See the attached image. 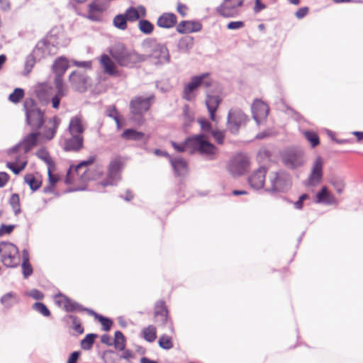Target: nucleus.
<instances>
[{
    "instance_id": "obj_1",
    "label": "nucleus",
    "mask_w": 363,
    "mask_h": 363,
    "mask_svg": "<svg viewBox=\"0 0 363 363\" xmlns=\"http://www.w3.org/2000/svg\"><path fill=\"white\" fill-rule=\"evenodd\" d=\"M112 58L118 65L125 67H133L137 63L147 60V56L135 50H128L123 44L116 45L111 50Z\"/></svg>"
},
{
    "instance_id": "obj_2",
    "label": "nucleus",
    "mask_w": 363,
    "mask_h": 363,
    "mask_svg": "<svg viewBox=\"0 0 363 363\" xmlns=\"http://www.w3.org/2000/svg\"><path fill=\"white\" fill-rule=\"evenodd\" d=\"M142 47L144 49L151 48V52L145 55L147 56V60L150 58L155 59L157 65H163L170 62L169 50L164 44L156 43L155 39L148 38L143 41Z\"/></svg>"
},
{
    "instance_id": "obj_3",
    "label": "nucleus",
    "mask_w": 363,
    "mask_h": 363,
    "mask_svg": "<svg viewBox=\"0 0 363 363\" xmlns=\"http://www.w3.org/2000/svg\"><path fill=\"white\" fill-rule=\"evenodd\" d=\"M0 258L1 262L6 267H16L20 264L18 248L11 242H1Z\"/></svg>"
},
{
    "instance_id": "obj_4",
    "label": "nucleus",
    "mask_w": 363,
    "mask_h": 363,
    "mask_svg": "<svg viewBox=\"0 0 363 363\" xmlns=\"http://www.w3.org/2000/svg\"><path fill=\"white\" fill-rule=\"evenodd\" d=\"M26 123L34 130H40L45 123V114L43 111L33 104V101H26L24 104Z\"/></svg>"
},
{
    "instance_id": "obj_5",
    "label": "nucleus",
    "mask_w": 363,
    "mask_h": 363,
    "mask_svg": "<svg viewBox=\"0 0 363 363\" xmlns=\"http://www.w3.org/2000/svg\"><path fill=\"white\" fill-rule=\"evenodd\" d=\"M283 164L289 169H296L305 163L304 152L299 147H289L281 152Z\"/></svg>"
},
{
    "instance_id": "obj_6",
    "label": "nucleus",
    "mask_w": 363,
    "mask_h": 363,
    "mask_svg": "<svg viewBox=\"0 0 363 363\" xmlns=\"http://www.w3.org/2000/svg\"><path fill=\"white\" fill-rule=\"evenodd\" d=\"M209 73H203L200 75L193 76L191 81L184 86L182 98L188 101L194 99V91L199 86L208 88L212 85V79L210 78Z\"/></svg>"
},
{
    "instance_id": "obj_7",
    "label": "nucleus",
    "mask_w": 363,
    "mask_h": 363,
    "mask_svg": "<svg viewBox=\"0 0 363 363\" xmlns=\"http://www.w3.org/2000/svg\"><path fill=\"white\" fill-rule=\"evenodd\" d=\"M249 118L240 108H231L227 116V128L233 135H238L240 129L246 125Z\"/></svg>"
},
{
    "instance_id": "obj_8",
    "label": "nucleus",
    "mask_w": 363,
    "mask_h": 363,
    "mask_svg": "<svg viewBox=\"0 0 363 363\" xmlns=\"http://www.w3.org/2000/svg\"><path fill=\"white\" fill-rule=\"evenodd\" d=\"M270 187L266 191L272 193L284 192L291 186L290 176L285 172H272L269 176Z\"/></svg>"
},
{
    "instance_id": "obj_9",
    "label": "nucleus",
    "mask_w": 363,
    "mask_h": 363,
    "mask_svg": "<svg viewBox=\"0 0 363 363\" xmlns=\"http://www.w3.org/2000/svg\"><path fill=\"white\" fill-rule=\"evenodd\" d=\"M250 166L249 158L242 154L235 155L228 164V171L233 176L244 174Z\"/></svg>"
},
{
    "instance_id": "obj_10",
    "label": "nucleus",
    "mask_w": 363,
    "mask_h": 363,
    "mask_svg": "<svg viewBox=\"0 0 363 363\" xmlns=\"http://www.w3.org/2000/svg\"><path fill=\"white\" fill-rule=\"evenodd\" d=\"M189 143H193L192 149L201 155H213L217 152V147L208 141L203 134L193 136V140H189Z\"/></svg>"
},
{
    "instance_id": "obj_11",
    "label": "nucleus",
    "mask_w": 363,
    "mask_h": 363,
    "mask_svg": "<svg viewBox=\"0 0 363 363\" xmlns=\"http://www.w3.org/2000/svg\"><path fill=\"white\" fill-rule=\"evenodd\" d=\"M155 99L154 95L143 98L142 96H136L130 102V111L133 115L142 116L147 112Z\"/></svg>"
},
{
    "instance_id": "obj_12",
    "label": "nucleus",
    "mask_w": 363,
    "mask_h": 363,
    "mask_svg": "<svg viewBox=\"0 0 363 363\" xmlns=\"http://www.w3.org/2000/svg\"><path fill=\"white\" fill-rule=\"evenodd\" d=\"M38 60H41L50 55H55L57 48L47 39L39 40L32 51Z\"/></svg>"
},
{
    "instance_id": "obj_13",
    "label": "nucleus",
    "mask_w": 363,
    "mask_h": 363,
    "mask_svg": "<svg viewBox=\"0 0 363 363\" xmlns=\"http://www.w3.org/2000/svg\"><path fill=\"white\" fill-rule=\"evenodd\" d=\"M121 163L118 160L111 162L108 166V172L107 177L101 182L102 186L116 185L117 182L121 179L120 171Z\"/></svg>"
},
{
    "instance_id": "obj_14",
    "label": "nucleus",
    "mask_w": 363,
    "mask_h": 363,
    "mask_svg": "<svg viewBox=\"0 0 363 363\" xmlns=\"http://www.w3.org/2000/svg\"><path fill=\"white\" fill-rule=\"evenodd\" d=\"M69 80L74 90L84 92L87 89L88 77L84 72L74 71L69 74Z\"/></svg>"
},
{
    "instance_id": "obj_15",
    "label": "nucleus",
    "mask_w": 363,
    "mask_h": 363,
    "mask_svg": "<svg viewBox=\"0 0 363 363\" xmlns=\"http://www.w3.org/2000/svg\"><path fill=\"white\" fill-rule=\"evenodd\" d=\"M55 298L57 303L59 305L63 304V308L67 312L86 311L88 313V311H92L91 309L84 308L82 305L60 293L55 295Z\"/></svg>"
},
{
    "instance_id": "obj_16",
    "label": "nucleus",
    "mask_w": 363,
    "mask_h": 363,
    "mask_svg": "<svg viewBox=\"0 0 363 363\" xmlns=\"http://www.w3.org/2000/svg\"><path fill=\"white\" fill-rule=\"evenodd\" d=\"M267 172L266 167H260L249 176L247 181L251 188L259 190L264 187Z\"/></svg>"
},
{
    "instance_id": "obj_17",
    "label": "nucleus",
    "mask_w": 363,
    "mask_h": 363,
    "mask_svg": "<svg viewBox=\"0 0 363 363\" xmlns=\"http://www.w3.org/2000/svg\"><path fill=\"white\" fill-rule=\"evenodd\" d=\"M252 113L254 120L259 124L260 120L267 118L269 113L268 106L261 100L256 99L252 105Z\"/></svg>"
},
{
    "instance_id": "obj_18",
    "label": "nucleus",
    "mask_w": 363,
    "mask_h": 363,
    "mask_svg": "<svg viewBox=\"0 0 363 363\" xmlns=\"http://www.w3.org/2000/svg\"><path fill=\"white\" fill-rule=\"evenodd\" d=\"M323 176V161L320 157H318L313 164L311 173L308 178V183L311 186L318 184Z\"/></svg>"
},
{
    "instance_id": "obj_19",
    "label": "nucleus",
    "mask_w": 363,
    "mask_h": 363,
    "mask_svg": "<svg viewBox=\"0 0 363 363\" xmlns=\"http://www.w3.org/2000/svg\"><path fill=\"white\" fill-rule=\"evenodd\" d=\"M220 102L221 99L219 96H213L206 91V105L210 114V118L213 121H216V112Z\"/></svg>"
},
{
    "instance_id": "obj_20",
    "label": "nucleus",
    "mask_w": 363,
    "mask_h": 363,
    "mask_svg": "<svg viewBox=\"0 0 363 363\" xmlns=\"http://www.w3.org/2000/svg\"><path fill=\"white\" fill-rule=\"evenodd\" d=\"M169 162L177 176H184L187 173V162L181 157H172L169 160Z\"/></svg>"
},
{
    "instance_id": "obj_21",
    "label": "nucleus",
    "mask_w": 363,
    "mask_h": 363,
    "mask_svg": "<svg viewBox=\"0 0 363 363\" xmlns=\"http://www.w3.org/2000/svg\"><path fill=\"white\" fill-rule=\"evenodd\" d=\"M202 26L199 22L191 21H182L177 27V31L179 33H190L201 30Z\"/></svg>"
},
{
    "instance_id": "obj_22",
    "label": "nucleus",
    "mask_w": 363,
    "mask_h": 363,
    "mask_svg": "<svg viewBox=\"0 0 363 363\" xmlns=\"http://www.w3.org/2000/svg\"><path fill=\"white\" fill-rule=\"evenodd\" d=\"M60 118H59L57 116H54L53 118L49 119L48 123L51 124V125L49 127L45 126L42 133L43 137L48 140H51L57 133V130L60 125Z\"/></svg>"
},
{
    "instance_id": "obj_23",
    "label": "nucleus",
    "mask_w": 363,
    "mask_h": 363,
    "mask_svg": "<svg viewBox=\"0 0 363 363\" xmlns=\"http://www.w3.org/2000/svg\"><path fill=\"white\" fill-rule=\"evenodd\" d=\"M155 316L162 325H165L168 321V310L164 301H158L155 305Z\"/></svg>"
},
{
    "instance_id": "obj_24",
    "label": "nucleus",
    "mask_w": 363,
    "mask_h": 363,
    "mask_svg": "<svg viewBox=\"0 0 363 363\" xmlns=\"http://www.w3.org/2000/svg\"><path fill=\"white\" fill-rule=\"evenodd\" d=\"M177 24V16L173 13H164L159 16L157 26L163 28H171Z\"/></svg>"
},
{
    "instance_id": "obj_25",
    "label": "nucleus",
    "mask_w": 363,
    "mask_h": 363,
    "mask_svg": "<svg viewBox=\"0 0 363 363\" xmlns=\"http://www.w3.org/2000/svg\"><path fill=\"white\" fill-rule=\"evenodd\" d=\"M83 137L79 135H72L70 138H68L65 142V151L77 152L83 147Z\"/></svg>"
},
{
    "instance_id": "obj_26",
    "label": "nucleus",
    "mask_w": 363,
    "mask_h": 363,
    "mask_svg": "<svg viewBox=\"0 0 363 363\" xmlns=\"http://www.w3.org/2000/svg\"><path fill=\"white\" fill-rule=\"evenodd\" d=\"M40 133L38 130L30 133L21 142L24 150V152H28L33 147L38 145V138Z\"/></svg>"
},
{
    "instance_id": "obj_27",
    "label": "nucleus",
    "mask_w": 363,
    "mask_h": 363,
    "mask_svg": "<svg viewBox=\"0 0 363 363\" xmlns=\"http://www.w3.org/2000/svg\"><path fill=\"white\" fill-rule=\"evenodd\" d=\"M69 68V62L65 57H57L53 62L52 66V72L55 74L64 75L67 69Z\"/></svg>"
},
{
    "instance_id": "obj_28",
    "label": "nucleus",
    "mask_w": 363,
    "mask_h": 363,
    "mask_svg": "<svg viewBox=\"0 0 363 363\" xmlns=\"http://www.w3.org/2000/svg\"><path fill=\"white\" fill-rule=\"evenodd\" d=\"M316 202L323 203L328 205L335 204L337 203L336 199L328 191L326 186H323L316 195Z\"/></svg>"
},
{
    "instance_id": "obj_29",
    "label": "nucleus",
    "mask_w": 363,
    "mask_h": 363,
    "mask_svg": "<svg viewBox=\"0 0 363 363\" xmlns=\"http://www.w3.org/2000/svg\"><path fill=\"white\" fill-rule=\"evenodd\" d=\"M101 63L104 68V72L111 75H117V70L114 63L107 55H103L101 58Z\"/></svg>"
},
{
    "instance_id": "obj_30",
    "label": "nucleus",
    "mask_w": 363,
    "mask_h": 363,
    "mask_svg": "<svg viewBox=\"0 0 363 363\" xmlns=\"http://www.w3.org/2000/svg\"><path fill=\"white\" fill-rule=\"evenodd\" d=\"M121 137L127 140L143 141L145 139V134L133 128L125 130Z\"/></svg>"
},
{
    "instance_id": "obj_31",
    "label": "nucleus",
    "mask_w": 363,
    "mask_h": 363,
    "mask_svg": "<svg viewBox=\"0 0 363 363\" xmlns=\"http://www.w3.org/2000/svg\"><path fill=\"white\" fill-rule=\"evenodd\" d=\"M68 130L71 135H81V134L84 132V128L82 126L80 117L75 116L71 118Z\"/></svg>"
},
{
    "instance_id": "obj_32",
    "label": "nucleus",
    "mask_w": 363,
    "mask_h": 363,
    "mask_svg": "<svg viewBox=\"0 0 363 363\" xmlns=\"http://www.w3.org/2000/svg\"><path fill=\"white\" fill-rule=\"evenodd\" d=\"M96 160L95 155L90 156L86 160H84L80 162L76 167H75V172L82 179L86 180L89 179V178L86 175V170H84L82 174L79 173L80 170L86 167L91 164L94 163V162Z\"/></svg>"
},
{
    "instance_id": "obj_33",
    "label": "nucleus",
    "mask_w": 363,
    "mask_h": 363,
    "mask_svg": "<svg viewBox=\"0 0 363 363\" xmlns=\"http://www.w3.org/2000/svg\"><path fill=\"white\" fill-rule=\"evenodd\" d=\"M0 301L6 308L10 309L18 302V298L15 293L8 292L1 296Z\"/></svg>"
},
{
    "instance_id": "obj_34",
    "label": "nucleus",
    "mask_w": 363,
    "mask_h": 363,
    "mask_svg": "<svg viewBox=\"0 0 363 363\" xmlns=\"http://www.w3.org/2000/svg\"><path fill=\"white\" fill-rule=\"evenodd\" d=\"M194 39L191 36L182 38L177 43V48L182 52H188L193 47Z\"/></svg>"
},
{
    "instance_id": "obj_35",
    "label": "nucleus",
    "mask_w": 363,
    "mask_h": 363,
    "mask_svg": "<svg viewBox=\"0 0 363 363\" xmlns=\"http://www.w3.org/2000/svg\"><path fill=\"white\" fill-rule=\"evenodd\" d=\"M39 61L40 60H38V59H37V57L35 56V55H34V53L33 52L30 54H29L26 57V60H25L24 70L23 72V75L24 76L28 75L31 72L32 69L35 66V64Z\"/></svg>"
},
{
    "instance_id": "obj_36",
    "label": "nucleus",
    "mask_w": 363,
    "mask_h": 363,
    "mask_svg": "<svg viewBox=\"0 0 363 363\" xmlns=\"http://www.w3.org/2000/svg\"><path fill=\"white\" fill-rule=\"evenodd\" d=\"M88 313L89 315H94L96 319H98L99 320V322L102 325L104 330H105V331L110 330V329L111 328V325L113 324V321L111 319L96 313L93 310L92 311H88Z\"/></svg>"
},
{
    "instance_id": "obj_37",
    "label": "nucleus",
    "mask_w": 363,
    "mask_h": 363,
    "mask_svg": "<svg viewBox=\"0 0 363 363\" xmlns=\"http://www.w3.org/2000/svg\"><path fill=\"white\" fill-rule=\"evenodd\" d=\"M113 343L116 350H118L120 351L125 350V337L121 331L118 330L115 333L114 341Z\"/></svg>"
},
{
    "instance_id": "obj_38",
    "label": "nucleus",
    "mask_w": 363,
    "mask_h": 363,
    "mask_svg": "<svg viewBox=\"0 0 363 363\" xmlns=\"http://www.w3.org/2000/svg\"><path fill=\"white\" fill-rule=\"evenodd\" d=\"M193 140V137L186 138L182 143H177L174 141H171V145L174 149L178 152H183L187 148L193 147V143H189V140Z\"/></svg>"
},
{
    "instance_id": "obj_39",
    "label": "nucleus",
    "mask_w": 363,
    "mask_h": 363,
    "mask_svg": "<svg viewBox=\"0 0 363 363\" xmlns=\"http://www.w3.org/2000/svg\"><path fill=\"white\" fill-rule=\"evenodd\" d=\"M25 182L30 186L33 191L38 190L41 186V182L37 179L32 174H26L24 177Z\"/></svg>"
},
{
    "instance_id": "obj_40",
    "label": "nucleus",
    "mask_w": 363,
    "mask_h": 363,
    "mask_svg": "<svg viewBox=\"0 0 363 363\" xmlns=\"http://www.w3.org/2000/svg\"><path fill=\"white\" fill-rule=\"evenodd\" d=\"M138 28L143 33L150 35L154 30V25L148 20L142 19L138 22Z\"/></svg>"
},
{
    "instance_id": "obj_41",
    "label": "nucleus",
    "mask_w": 363,
    "mask_h": 363,
    "mask_svg": "<svg viewBox=\"0 0 363 363\" xmlns=\"http://www.w3.org/2000/svg\"><path fill=\"white\" fill-rule=\"evenodd\" d=\"M35 155L39 159L45 162L48 165V168L54 166V163L52 160V158L50 157L49 152L45 148H40L36 152Z\"/></svg>"
},
{
    "instance_id": "obj_42",
    "label": "nucleus",
    "mask_w": 363,
    "mask_h": 363,
    "mask_svg": "<svg viewBox=\"0 0 363 363\" xmlns=\"http://www.w3.org/2000/svg\"><path fill=\"white\" fill-rule=\"evenodd\" d=\"M97 335L94 333L87 334L85 337L81 341V347L84 350H89L94 343Z\"/></svg>"
},
{
    "instance_id": "obj_43",
    "label": "nucleus",
    "mask_w": 363,
    "mask_h": 363,
    "mask_svg": "<svg viewBox=\"0 0 363 363\" xmlns=\"http://www.w3.org/2000/svg\"><path fill=\"white\" fill-rule=\"evenodd\" d=\"M9 204L11 206L15 216L18 215L21 212L20 199L18 194H13L9 199Z\"/></svg>"
},
{
    "instance_id": "obj_44",
    "label": "nucleus",
    "mask_w": 363,
    "mask_h": 363,
    "mask_svg": "<svg viewBox=\"0 0 363 363\" xmlns=\"http://www.w3.org/2000/svg\"><path fill=\"white\" fill-rule=\"evenodd\" d=\"M143 333L145 340L149 342L155 341L157 337L156 328L152 325H149L148 327L144 328L143 330Z\"/></svg>"
},
{
    "instance_id": "obj_45",
    "label": "nucleus",
    "mask_w": 363,
    "mask_h": 363,
    "mask_svg": "<svg viewBox=\"0 0 363 363\" xmlns=\"http://www.w3.org/2000/svg\"><path fill=\"white\" fill-rule=\"evenodd\" d=\"M123 14L125 15L128 21L130 22L136 21L140 18V13H138V10L133 6L128 8Z\"/></svg>"
},
{
    "instance_id": "obj_46",
    "label": "nucleus",
    "mask_w": 363,
    "mask_h": 363,
    "mask_svg": "<svg viewBox=\"0 0 363 363\" xmlns=\"http://www.w3.org/2000/svg\"><path fill=\"white\" fill-rule=\"evenodd\" d=\"M127 18L123 13L116 15L113 18V23L114 26L117 28L121 30H125L127 28Z\"/></svg>"
},
{
    "instance_id": "obj_47",
    "label": "nucleus",
    "mask_w": 363,
    "mask_h": 363,
    "mask_svg": "<svg viewBox=\"0 0 363 363\" xmlns=\"http://www.w3.org/2000/svg\"><path fill=\"white\" fill-rule=\"evenodd\" d=\"M102 359L105 363H116L118 359V354L111 350H106L103 353Z\"/></svg>"
},
{
    "instance_id": "obj_48",
    "label": "nucleus",
    "mask_w": 363,
    "mask_h": 363,
    "mask_svg": "<svg viewBox=\"0 0 363 363\" xmlns=\"http://www.w3.org/2000/svg\"><path fill=\"white\" fill-rule=\"evenodd\" d=\"M66 318H68L72 322V329L77 333L78 334H82L84 333V328L82 326L80 323V320L78 317L73 315H68L66 316Z\"/></svg>"
},
{
    "instance_id": "obj_49",
    "label": "nucleus",
    "mask_w": 363,
    "mask_h": 363,
    "mask_svg": "<svg viewBox=\"0 0 363 363\" xmlns=\"http://www.w3.org/2000/svg\"><path fill=\"white\" fill-rule=\"evenodd\" d=\"M158 344L159 346L164 350H170L173 347L172 338L167 335H162L159 338Z\"/></svg>"
},
{
    "instance_id": "obj_50",
    "label": "nucleus",
    "mask_w": 363,
    "mask_h": 363,
    "mask_svg": "<svg viewBox=\"0 0 363 363\" xmlns=\"http://www.w3.org/2000/svg\"><path fill=\"white\" fill-rule=\"evenodd\" d=\"M304 136L311 143L312 147H316L320 143L318 135L313 131H305Z\"/></svg>"
},
{
    "instance_id": "obj_51",
    "label": "nucleus",
    "mask_w": 363,
    "mask_h": 363,
    "mask_svg": "<svg viewBox=\"0 0 363 363\" xmlns=\"http://www.w3.org/2000/svg\"><path fill=\"white\" fill-rule=\"evenodd\" d=\"M32 308L33 310L38 312L45 317H48L50 315V310L43 303L36 302L33 305Z\"/></svg>"
},
{
    "instance_id": "obj_52",
    "label": "nucleus",
    "mask_w": 363,
    "mask_h": 363,
    "mask_svg": "<svg viewBox=\"0 0 363 363\" xmlns=\"http://www.w3.org/2000/svg\"><path fill=\"white\" fill-rule=\"evenodd\" d=\"M24 96V90L21 88H16L9 95V99L13 103L19 102Z\"/></svg>"
},
{
    "instance_id": "obj_53",
    "label": "nucleus",
    "mask_w": 363,
    "mask_h": 363,
    "mask_svg": "<svg viewBox=\"0 0 363 363\" xmlns=\"http://www.w3.org/2000/svg\"><path fill=\"white\" fill-rule=\"evenodd\" d=\"M330 183L333 185L338 194L342 193L345 186L343 179L338 177H333L330 179Z\"/></svg>"
},
{
    "instance_id": "obj_54",
    "label": "nucleus",
    "mask_w": 363,
    "mask_h": 363,
    "mask_svg": "<svg viewBox=\"0 0 363 363\" xmlns=\"http://www.w3.org/2000/svg\"><path fill=\"white\" fill-rule=\"evenodd\" d=\"M27 162H23L19 167H16L13 162H7L6 167L9 168L15 174H18L26 166Z\"/></svg>"
},
{
    "instance_id": "obj_55",
    "label": "nucleus",
    "mask_w": 363,
    "mask_h": 363,
    "mask_svg": "<svg viewBox=\"0 0 363 363\" xmlns=\"http://www.w3.org/2000/svg\"><path fill=\"white\" fill-rule=\"evenodd\" d=\"M211 133L218 144L222 145L223 143L225 138V133L223 131L213 130Z\"/></svg>"
},
{
    "instance_id": "obj_56",
    "label": "nucleus",
    "mask_w": 363,
    "mask_h": 363,
    "mask_svg": "<svg viewBox=\"0 0 363 363\" xmlns=\"http://www.w3.org/2000/svg\"><path fill=\"white\" fill-rule=\"evenodd\" d=\"M198 123L200 125L201 129L206 133H211L212 130V126L211 123L206 118H199Z\"/></svg>"
},
{
    "instance_id": "obj_57",
    "label": "nucleus",
    "mask_w": 363,
    "mask_h": 363,
    "mask_svg": "<svg viewBox=\"0 0 363 363\" xmlns=\"http://www.w3.org/2000/svg\"><path fill=\"white\" fill-rule=\"evenodd\" d=\"M21 268L24 279H28L33 272V267L30 262H22Z\"/></svg>"
},
{
    "instance_id": "obj_58",
    "label": "nucleus",
    "mask_w": 363,
    "mask_h": 363,
    "mask_svg": "<svg viewBox=\"0 0 363 363\" xmlns=\"http://www.w3.org/2000/svg\"><path fill=\"white\" fill-rule=\"evenodd\" d=\"M16 228L15 225H5L1 224L0 225V237L3 236L4 235H9L12 233V231Z\"/></svg>"
},
{
    "instance_id": "obj_59",
    "label": "nucleus",
    "mask_w": 363,
    "mask_h": 363,
    "mask_svg": "<svg viewBox=\"0 0 363 363\" xmlns=\"http://www.w3.org/2000/svg\"><path fill=\"white\" fill-rule=\"evenodd\" d=\"M308 195L307 194H301L299 198H298V200L296 201V202H294L293 204H294V206L296 209H298V210H301L303 208V201L306 199H308Z\"/></svg>"
},
{
    "instance_id": "obj_60",
    "label": "nucleus",
    "mask_w": 363,
    "mask_h": 363,
    "mask_svg": "<svg viewBox=\"0 0 363 363\" xmlns=\"http://www.w3.org/2000/svg\"><path fill=\"white\" fill-rule=\"evenodd\" d=\"M27 295L35 300H42L44 298V294L40 291L35 289H31L27 292Z\"/></svg>"
},
{
    "instance_id": "obj_61",
    "label": "nucleus",
    "mask_w": 363,
    "mask_h": 363,
    "mask_svg": "<svg viewBox=\"0 0 363 363\" xmlns=\"http://www.w3.org/2000/svg\"><path fill=\"white\" fill-rule=\"evenodd\" d=\"M244 22L242 21H231L227 25V28L229 30H237L244 26Z\"/></svg>"
},
{
    "instance_id": "obj_62",
    "label": "nucleus",
    "mask_w": 363,
    "mask_h": 363,
    "mask_svg": "<svg viewBox=\"0 0 363 363\" xmlns=\"http://www.w3.org/2000/svg\"><path fill=\"white\" fill-rule=\"evenodd\" d=\"M81 354V352L74 351L69 355L67 363H77V360Z\"/></svg>"
},
{
    "instance_id": "obj_63",
    "label": "nucleus",
    "mask_w": 363,
    "mask_h": 363,
    "mask_svg": "<svg viewBox=\"0 0 363 363\" xmlns=\"http://www.w3.org/2000/svg\"><path fill=\"white\" fill-rule=\"evenodd\" d=\"M73 64L78 67H84L91 69V61H77L74 60Z\"/></svg>"
},
{
    "instance_id": "obj_64",
    "label": "nucleus",
    "mask_w": 363,
    "mask_h": 363,
    "mask_svg": "<svg viewBox=\"0 0 363 363\" xmlns=\"http://www.w3.org/2000/svg\"><path fill=\"white\" fill-rule=\"evenodd\" d=\"M266 9V5L261 2V0H255V5L253 9L255 13H259L261 11Z\"/></svg>"
}]
</instances>
